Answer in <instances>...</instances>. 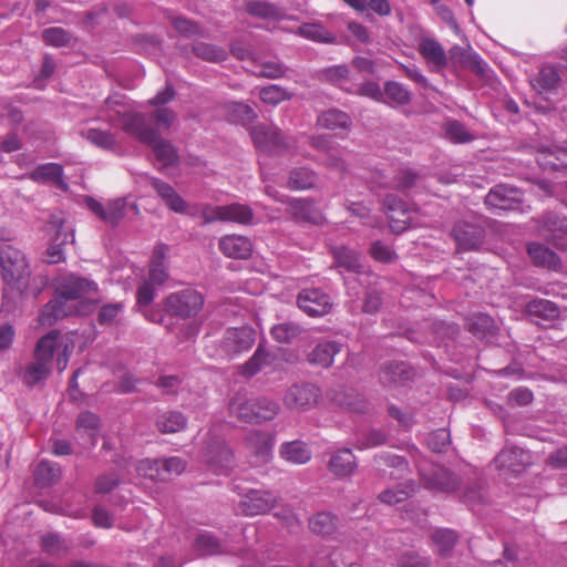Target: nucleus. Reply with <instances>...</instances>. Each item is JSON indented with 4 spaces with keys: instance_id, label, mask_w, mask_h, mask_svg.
<instances>
[{
    "instance_id": "nucleus-27",
    "label": "nucleus",
    "mask_w": 567,
    "mask_h": 567,
    "mask_svg": "<svg viewBox=\"0 0 567 567\" xmlns=\"http://www.w3.org/2000/svg\"><path fill=\"white\" fill-rule=\"evenodd\" d=\"M152 186L165 205L175 213H185L187 203L176 193V190L166 182L158 178H152Z\"/></svg>"
},
{
    "instance_id": "nucleus-59",
    "label": "nucleus",
    "mask_w": 567,
    "mask_h": 567,
    "mask_svg": "<svg viewBox=\"0 0 567 567\" xmlns=\"http://www.w3.org/2000/svg\"><path fill=\"white\" fill-rule=\"evenodd\" d=\"M383 95L399 105H405L411 101V93L409 90L401 83L394 81L385 82Z\"/></svg>"
},
{
    "instance_id": "nucleus-16",
    "label": "nucleus",
    "mask_w": 567,
    "mask_h": 567,
    "mask_svg": "<svg viewBox=\"0 0 567 567\" xmlns=\"http://www.w3.org/2000/svg\"><path fill=\"white\" fill-rule=\"evenodd\" d=\"M58 297L63 300H75L85 295L96 292L97 285L91 280L76 276H69L58 287Z\"/></svg>"
},
{
    "instance_id": "nucleus-26",
    "label": "nucleus",
    "mask_w": 567,
    "mask_h": 567,
    "mask_svg": "<svg viewBox=\"0 0 567 567\" xmlns=\"http://www.w3.org/2000/svg\"><path fill=\"white\" fill-rule=\"evenodd\" d=\"M152 186L165 205L175 213H185L187 203L176 193V190L166 182L158 178H152Z\"/></svg>"
},
{
    "instance_id": "nucleus-41",
    "label": "nucleus",
    "mask_w": 567,
    "mask_h": 567,
    "mask_svg": "<svg viewBox=\"0 0 567 567\" xmlns=\"http://www.w3.org/2000/svg\"><path fill=\"white\" fill-rule=\"evenodd\" d=\"M255 424L274 420L280 411L279 404L268 398L252 399Z\"/></svg>"
},
{
    "instance_id": "nucleus-6",
    "label": "nucleus",
    "mask_w": 567,
    "mask_h": 567,
    "mask_svg": "<svg viewBox=\"0 0 567 567\" xmlns=\"http://www.w3.org/2000/svg\"><path fill=\"white\" fill-rule=\"evenodd\" d=\"M321 398L320 389L309 382L295 383L289 386L284 396L282 403L289 410L306 412L315 408Z\"/></svg>"
},
{
    "instance_id": "nucleus-44",
    "label": "nucleus",
    "mask_w": 567,
    "mask_h": 567,
    "mask_svg": "<svg viewBox=\"0 0 567 567\" xmlns=\"http://www.w3.org/2000/svg\"><path fill=\"white\" fill-rule=\"evenodd\" d=\"M415 492V484L412 481L399 484L380 493L379 499L389 505L404 502Z\"/></svg>"
},
{
    "instance_id": "nucleus-2",
    "label": "nucleus",
    "mask_w": 567,
    "mask_h": 567,
    "mask_svg": "<svg viewBox=\"0 0 567 567\" xmlns=\"http://www.w3.org/2000/svg\"><path fill=\"white\" fill-rule=\"evenodd\" d=\"M451 236L460 252L478 250L485 239L484 220L480 217H470L455 223Z\"/></svg>"
},
{
    "instance_id": "nucleus-8",
    "label": "nucleus",
    "mask_w": 567,
    "mask_h": 567,
    "mask_svg": "<svg viewBox=\"0 0 567 567\" xmlns=\"http://www.w3.org/2000/svg\"><path fill=\"white\" fill-rule=\"evenodd\" d=\"M255 343V330L244 326L238 328H229L225 331L220 343L219 351L221 355H235L248 351Z\"/></svg>"
},
{
    "instance_id": "nucleus-18",
    "label": "nucleus",
    "mask_w": 567,
    "mask_h": 567,
    "mask_svg": "<svg viewBox=\"0 0 567 567\" xmlns=\"http://www.w3.org/2000/svg\"><path fill=\"white\" fill-rule=\"evenodd\" d=\"M219 250L228 258L247 259L252 254V243L241 235H225L218 241Z\"/></svg>"
},
{
    "instance_id": "nucleus-30",
    "label": "nucleus",
    "mask_w": 567,
    "mask_h": 567,
    "mask_svg": "<svg viewBox=\"0 0 567 567\" xmlns=\"http://www.w3.org/2000/svg\"><path fill=\"white\" fill-rule=\"evenodd\" d=\"M279 454L285 461L301 465L311 460V451L308 445L299 440L282 443L279 447Z\"/></svg>"
},
{
    "instance_id": "nucleus-61",
    "label": "nucleus",
    "mask_w": 567,
    "mask_h": 567,
    "mask_svg": "<svg viewBox=\"0 0 567 567\" xmlns=\"http://www.w3.org/2000/svg\"><path fill=\"white\" fill-rule=\"evenodd\" d=\"M161 458L156 460H142L136 465V471L140 476L150 478L152 481L163 482Z\"/></svg>"
},
{
    "instance_id": "nucleus-31",
    "label": "nucleus",
    "mask_w": 567,
    "mask_h": 567,
    "mask_svg": "<svg viewBox=\"0 0 567 567\" xmlns=\"http://www.w3.org/2000/svg\"><path fill=\"white\" fill-rule=\"evenodd\" d=\"M560 75L553 65H543L538 73L530 80L533 89L538 93L551 92L558 87Z\"/></svg>"
},
{
    "instance_id": "nucleus-22",
    "label": "nucleus",
    "mask_w": 567,
    "mask_h": 567,
    "mask_svg": "<svg viewBox=\"0 0 567 567\" xmlns=\"http://www.w3.org/2000/svg\"><path fill=\"white\" fill-rule=\"evenodd\" d=\"M420 55L427 64L436 70H442L447 65V54L442 44L433 38H421L417 45Z\"/></svg>"
},
{
    "instance_id": "nucleus-3",
    "label": "nucleus",
    "mask_w": 567,
    "mask_h": 567,
    "mask_svg": "<svg viewBox=\"0 0 567 567\" xmlns=\"http://www.w3.org/2000/svg\"><path fill=\"white\" fill-rule=\"evenodd\" d=\"M249 135L257 150L266 154H284L289 152L290 144L277 126L264 123L249 127Z\"/></svg>"
},
{
    "instance_id": "nucleus-35",
    "label": "nucleus",
    "mask_w": 567,
    "mask_h": 567,
    "mask_svg": "<svg viewBox=\"0 0 567 567\" xmlns=\"http://www.w3.org/2000/svg\"><path fill=\"white\" fill-rule=\"evenodd\" d=\"M340 344L336 341H327L319 343L308 354V361L311 364L329 368L333 363V358L340 352Z\"/></svg>"
},
{
    "instance_id": "nucleus-29",
    "label": "nucleus",
    "mask_w": 567,
    "mask_h": 567,
    "mask_svg": "<svg viewBox=\"0 0 567 567\" xmlns=\"http://www.w3.org/2000/svg\"><path fill=\"white\" fill-rule=\"evenodd\" d=\"M328 467L329 471L338 477L351 475L357 467L355 457L352 451L350 449L337 451L331 456Z\"/></svg>"
},
{
    "instance_id": "nucleus-4",
    "label": "nucleus",
    "mask_w": 567,
    "mask_h": 567,
    "mask_svg": "<svg viewBox=\"0 0 567 567\" xmlns=\"http://www.w3.org/2000/svg\"><path fill=\"white\" fill-rule=\"evenodd\" d=\"M204 306V297L197 290L185 289L171 293L164 302L166 312L183 319L196 316Z\"/></svg>"
},
{
    "instance_id": "nucleus-64",
    "label": "nucleus",
    "mask_w": 567,
    "mask_h": 567,
    "mask_svg": "<svg viewBox=\"0 0 567 567\" xmlns=\"http://www.w3.org/2000/svg\"><path fill=\"white\" fill-rule=\"evenodd\" d=\"M246 11L250 16L258 18H274L277 16L278 10L275 6L258 0H250L246 3Z\"/></svg>"
},
{
    "instance_id": "nucleus-46",
    "label": "nucleus",
    "mask_w": 567,
    "mask_h": 567,
    "mask_svg": "<svg viewBox=\"0 0 567 567\" xmlns=\"http://www.w3.org/2000/svg\"><path fill=\"white\" fill-rule=\"evenodd\" d=\"M68 316L64 301L59 297L50 300L41 310L39 322L41 326H53L60 318Z\"/></svg>"
},
{
    "instance_id": "nucleus-28",
    "label": "nucleus",
    "mask_w": 567,
    "mask_h": 567,
    "mask_svg": "<svg viewBox=\"0 0 567 567\" xmlns=\"http://www.w3.org/2000/svg\"><path fill=\"white\" fill-rule=\"evenodd\" d=\"M152 186L165 205L175 213H185L187 203L176 193V190L166 182L158 178H152Z\"/></svg>"
},
{
    "instance_id": "nucleus-33",
    "label": "nucleus",
    "mask_w": 567,
    "mask_h": 567,
    "mask_svg": "<svg viewBox=\"0 0 567 567\" xmlns=\"http://www.w3.org/2000/svg\"><path fill=\"white\" fill-rule=\"evenodd\" d=\"M274 357L262 344H259L252 357L239 367V372L245 378H251L264 368L271 364Z\"/></svg>"
},
{
    "instance_id": "nucleus-17",
    "label": "nucleus",
    "mask_w": 567,
    "mask_h": 567,
    "mask_svg": "<svg viewBox=\"0 0 567 567\" xmlns=\"http://www.w3.org/2000/svg\"><path fill=\"white\" fill-rule=\"evenodd\" d=\"M205 457L209 467L218 475H226L233 468V452L223 441L214 442V444L208 447Z\"/></svg>"
},
{
    "instance_id": "nucleus-32",
    "label": "nucleus",
    "mask_w": 567,
    "mask_h": 567,
    "mask_svg": "<svg viewBox=\"0 0 567 567\" xmlns=\"http://www.w3.org/2000/svg\"><path fill=\"white\" fill-rule=\"evenodd\" d=\"M59 336L60 332L58 330H52L44 334L43 337H41L37 341L33 351V359L52 367V361L54 352L56 350Z\"/></svg>"
},
{
    "instance_id": "nucleus-14",
    "label": "nucleus",
    "mask_w": 567,
    "mask_h": 567,
    "mask_svg": "<svg viewBox=\"0 0 567 567\" xmlns=\"http://www.w3.org/2000/svg\"><path fill=\"white\" fill-rule=\"evenodd\" d=\"M278 502L277 496L268 491L251 489L240 501V508L247 516L268 513Z\"/></svg>"
},
{
    "instance_id": "nucleus-60",
    "label": "nucleus",
    "mask_w": 567,
    "mask_h": 567,
    "mask_svg": "<svg viewBox=\"0 0 567 567\" xmlns=\"http://www.w3.org/2000/svg\"><path fill=\"white\" fill-rule=\"evenodd\" d=\"M157 130L168 131L177 118L176 113L169 107H156L150 115Z\"/></svg>"
},
{
    "instance_id": "nucleus-34",
    "label": "nucleus",
    "mask_w": 567,
    "mask_h": 567,
    "mask_svg": "<svg viewBox=\"0 0 567 567\" xmlns=\"http://www.w3.org/2000/svg\"><path fill=\"white\" fill-rule=\"evenodd\" d=\"M146 144L152 146L155 158L163 167L178 165L179 156L177 150L169 141L162 138L158 133L154 142Z\"/></svg>"
},
{
    "instance_id": "nucleus-37",
    "label": "nucleus",
    "mask_w": 567,
    "mask_h": 567,
    "mask_svg": "<svg viewBox=\"0 0 567 567\" xmlns=\"http://www.w3.org/2000/svg\"><path fill=\"white\" fill-rule=\"evenodd\" d=\"M226 117L229 122L248 126L257 118L252 107L243 102H229L225 105Z\"/></svg>"
},
{
    "instance_id": "nucleus-24",
    "label": "nucleus",
    "mask_w": 567,
    "mask_h": 567,
    "mask_svg": "<svg viewBox=\"0 0 567 567\" xmlns=\"http://www.w3.org/2000/svg\"><path fill=\"white\" fill-rule=\"evenodd\" d=\"M168 252V246L157 244L154 249L148 265V281L157 286H162L168 279V270L165 264Z\"/></svg>"
},
{
    "instance_id": "nucleus-12",
    "label": "nucleus",
    "mask_w": 567,
    "mask_h": 567,
    "mask_svg": "<svg viewBox=\"0 0 567 567\" xmlns=\"http://www.w3.org/2000/svg\"><path fill=\"white\" fill-rule=\"evenodd\" d=\"M287 212L296 223L322 225L326 221L324 214L312 198H291Z\"/></svg>"
},
{
    "instance_id": "nucleus-11",
    "label": "nucleus",
    "mask_w": 567,
    "mask_h": 567,
    "mask_svg": "<svg viewBox=\"0 0 567 567\" xmlns=\"http://www.w3.org/2000/svg\"><path fill=\"white\" fill-rule=\"evenodd\" d=\"M522 203V192L513 186L496 185L487 193L485 205L494 212L512 210Z\"/></svg>"
},
{
    "instance_id": "nucleus-9",
    "label": "nucleus",
    "mask_w": 567,
    "mask_h": 567,
    "mask_svg": "<svg viewBox=\"0 0 567 567\" xmlns=\"http://www.w3.org/2000/svg\"><path fill=\"white\" fill-rule=\"evenodd\" d=\"M297 305L309 317H323L333 306L330 296L318 288L302 289L298 293Z\"/></svg>"
},
{
    "instance_id": "nucleus-58",
    "label": "nucleus",
    "mask_w": 567,
    "mask_h": 567,
    "mask_svg": "<svg viewBox=\"0 0 567 567\" xmlns=\"http://www.w3.org/2000/svg\"><path fill=\"white\" fill-rule=\"evenodd\" d=\"M446 136L456 144L468 143L474 136L465 128V126L455 120L447 121L444 125Z\"/></svg>"
},
{
    "instance_id": "nucleus-36",
    "label": "nucleus",
    "mask_w": 567,
    "mask_h": 567,
    "mask_svg": "<svg viewBox=\"0 0 567 567\" xmlns=\"http://www.w3.org/2000/svg\"><path fill=\"white\" fill-rule=\"evenodd\" d=\"M317 173L308 167H296L289 172L287 186L291 190H306L316 186Z\"/></svg>"
},
{
    "instance_id": "nucleus-47",
    "label": "nucleus",
    "mask_w": 567,
    "mask_h": 567,
    "mask_svg": "<svg viewBox=\"0 0 567 567\" xmlns=\"http://www.w3.org/2000/svg\"><path fill=\"white\" fill-rule=\"evenodd\" d=\"M527 312L536 318L553 320L559 316L557 305L547 299H534L526 306Z\"/></svg>"
},
{
    "instance_id": "nucleus-52",
    "label": "nucleus",
    "mask_w": 567,
    "mask_h": 567,
    "mask_svg": "<svg viewBox=\"0 0 567 567\" xmlns=\"http://www.w3.org/2000/svg\"><path fill=\"white\" fill-rule=\"evenodd\" d=\"M301 332L302 328L295 322H281L270 330L271 337L279 343H291Z\"/></svg>"
},
{
    "instance_id": "nucleus-25",
    "label": "nucleus",
    "mask_w": 567,
    "mask_h": 567,
    "mask_svg": "<svg viewBox=\"0 0 567 567\" xmlns=\"http://www.w3.org/2000/svg\"><path fill=\"white\" fill-rule=\"evenodd\" d=\"M317 125L329 131H349L352 125L350 115L338 109H329L317 117Z\"/></svg>"
},
{
    "instance_id": "nucleus-21",
    "label": "nucleus",
    "mask_w": 567,
    "mask_h": 567,
    "mask_svg": "<svg viewBox=\"0 0 567 567\" xmlns=\"http://www.w3.org/2000/svg\"><path fill=\"white\" fill-rule=\"evenodd\" d=\"M542 233L556 248L567 249V245L563 241L567 236L566 218H560L551 213L547 214L543 219Z\"/></svg>"
},
{
    "instance_id": "nucleus-54",
    "label": "nucleus",
    "mask_w": 567,
    "mask_h": 567,
    "mask_svg": "<svg viewBox=\"0 0 567 567\" xmlns=\"http://www.w3.org/2000/svg\"><path fill=\"white\" fill-rule=\"evenodd\" d=\"M194 548L202 556L217 555L221 553L219 540L207 532H202L197 535Z\"/></svg>"
},
{
    "instance_id": "nucleus-10",
    "label": "nucleus",
    "mask_w": 567,
    "mask_h": 567,
    "mask_svg": "<svg viewBox=\"0 0 567 567\" xmlns=\"http://www.w3.org/2000/svg\"><path fill=\"white\" fill-rule=\"evenodd\" d=\"M383 206L389 219V226L393 233L401 234L410 227L412 212L402 198L389 194L383 199Z\"/></svg>"
},
{
    "instance_id": "nucleus-49",
    "label": "nucleus",
    "mask_w": 567,
    "mask_h": 567,
    "mask_svg": "<svg viewBox=\"0 0 567 567\" xmlns=\"http://www.w3.org/2000/svg\"><path fill=\"white\" fill-rule=\"evenodd\" d=\"M252 217V209L247 205L234 203L223 206V221H233L247 225L250 224Z\"/></svg>"
},
{
    "instance_id": "nucleus-51",
    "label": "nucleus",
    "mask_w": 567,
    "mask_h": 567,
    "mask_svg": "<svg viewBox=\"0 0 567 567\" xmlns=\"http://www.w3.org/2000/svg\"><path fill=\"white\" fill-rule=\"evenodd\" d=\"M50 372V365L33 359L22 374L23 383L28 386H34L44 381L49 377Z\"/></svg>"
},
{
    "instance_id": "nucleus-56",
    "label": "nucleus",
    "mask_w": 567,
    "mask_h": 567,
    "mask_svg": "<svg viewBox=\"0 0 567 567\" xmlns=\"http://www.w3.org/2000/svg\"><path fill=\"white\" fill-rule=\"evenodd\" d=\"M60 477V468L49 462L42 461L35 468L34 480L39 485L48 486Z\"/></svg>"
},
{
    "instance_id": "nucleus-23",
    "label": "nucleus",
    "mask_w": 567,
    "mask_h": 567,
    "mask_svg": "<svg viewBox=\"0 0 567 567\" xmlns=\"http://www.w3.org/2000/svg\"><path fill=\"white\" fill-rule=\"evenodd\" d=\"M527 252L536 267L546 268L551 271H560L563 264L555 251L538 243H530Z\"/></svg>"
},
{
    "instance_id": "nucleus-57",
    "label": "nucleus",
    "mask_w": 567,
    "mask_h": 567,
    "mask_svg": "<svg viewBox=\"0 0 567 567\" xmlns=\"http://www.w3.org/2000/svg\"><path fill=\"white\" fill-rule=\"evenodd\" d=\"M332 254L336 264L347 270L355 271L360 267L359 256L357 251L347 247H336L332 249Z\"/></svg>"
},
{
    "instance_id": "nucleus-45",
    "label": "nucleus",
    "mask_w": 567,
    "mask_h": 567,
    "mask_svg": "<svg viewBox=\"0 0 567 567\" xmlns=\"http://www.w3.org/2000/svg\"><path fill=\"white\" fill-rule=\"evenodd\" d=\"M82 136L101 150L114 151L116 148V136L110 131L89 128L82 133Z\"/></svg>"
},
{
    "instance_id": "nucleus-19",
    "label": "nucleus",
    "mask_w": 567,
    "mask_h": 567,
    "mask_svg": "<svg viewBox=\"0 0 567 567\" xmlns=\"http://www.w3.org/2000/svg\"><path fill=\"white\" fill-rule=\"evenodd\" d=\"M63 167L59 163H45L37 166L29 173V178L39 184H53L59 189L65 192L69 186L63 179Z\"/></svg>"
},
{
    "instance_id": "nucleus-39",
    "label": "nucleus",
    "mask_w": 567,
    "mask_h": 567,
    "mask_svg": "<svg viewBox=\"0 0 567 567\" xmlns=\"http://www.w3.org/2000/svg\"><path fill=\"white\" fill-rule=\"evenodd\" d=\"M228 410L230 415L235 416L238 421L244 423H255L252 399H247L244 395L236 394L230 399Z\"/></svg>"
},
{
    "instance_id": "nucleus-42",
    "label": "nucleus",
    "mask_w": 567,
    "mask_h": 567,
    "mask_svg": "<svg viewBox=\"0 0 567 567\" xmlns=\"http://www.w3.org/2000/svg\"><path fill=\"white\" fill-rule=\"evenodd\" d=\"M338 526L337 516L328 512H321L309 519V528L315 534L328 536L336 532Z\"/></svg>"
},
{
    "instance_id": "nucleus-5",
    "label": "nucleus",
    "mask_w": 567,
    "mask_h": 567,
    "mask_svg": "<svg viewBox=\"0 0 567 567\" xmlns=\"http://www.w3.org/2000/svg\"><path fill=\"white\" fill-rule=\"evenodd\" d=\"M117 116L121 118L122 130L134 136L141 143H152L157 137V130L147 125L145 115L138 112H125L121 114L120 111L109 113L106 121L115 124Z\"/></svg>"
},
{
    "instance_id": "nucleus-55",
    "label": "nucleus",
    "mask_w": 567,
    "mask_h": 567,
    "mask_svg": "<svg viewBox=\"0 0 567 567\" xmlns=\"http://www.w3.org/2000/svg\"><path fill=\"white\" fill-rule=\"evenodd\" d=\"M292 96L291 93H289L286 89H284L280 85L277 84H270L267 86H264L259 91V97L260 100L269 105H278L279 103L284 101L290 100Z\"/></svg>"
},
{
    "instance_id": "nucleus-15",
    "label": "nucleus",
    "mask_w": 567,
    "mask_h": 567,
    "mask_svg": "<svg viewBox=\"0 0 567 567\" xmlns=\"http://www.w3.org/2000/svg\"><path fill=\"white\" fill-rule=\"evenodd\" d=\"M274 445V436L264 431H250L245 437L246 450L258 463H267L270 460Z\"/></svg>"
},
{
    "instance_id": "nucleus-53",
    "label": "nucleus",
    "mask_w": 567,
    "mask_h": 567,
    "mask_svg": "<svg viewBox=\"0 0 567 567\" xmlns=\"http://www.w3.org/2000/svg\"><path fill=\"white\" fill-rule=\"evenodd\" d=\"M432 543L435 545L440 555H445L453 549L457 542V535L452 529H437L431 536Z\"/></svg>"
},
{
    "instance_id": "nucleus-62",
    "label": "nucleus",
    "mask_w": 567,
    "mask_h": 567,
    "mask_svg": "<svg viewBox=\"0 0 567 567\" xmlns=\"http://www.w3.org/2000/svg\"><path fill=\"white\" fill-rule=\"evenodd\" d=\"M163 482L172 480L174 476L181 475L186 468V462L178 456L161 458Z\"/></svg>"
},
{
    "instance_id": "nucleus-48",
    "label": "nucleus",
    "mask_w": 567,
    "mask_h": 567,
    "mask_svg": "<svg viewBox=\"0 0 567 567\" xmlns=\"http://www.w3.org/2000/svg\"><path fill=\"white\" fill-rule=\"evenodd\" d=\"M192 51L197 58L212 63L223 62L228 56L224 48L206 42L194 44Z\"/></svg>"
},
{
    "instance_id": "nucleus-40",
    "label": "nucleus",
    "mask_w": 567,
    "mask_h": 567,
    "mask_svg": "<svg viewBox=\"0 0 567 567\" xmlns=\"http://www.w3.org/2000/svg\"><path fill=\"white\" fill-rule=\"evenodd\" d=\"M410 371L404 362H394L385 365L380 373V381L386 385L403 384L410 379Z\"/></svg>"
},
{
    "instance_id": "nucleus-43",
    "label": "nucleus",
    "mask_w": 567,
    "mask_h": 567,
    "mask_svg": "<svg viewBox=\"0 0 567 567\" xmlns=\"http://www.w3.org/2000/svg\"><path fill=\"white\" fill-rule=\"evenodd\" d=\"M76 430L86 434L90 444L94 446L100 431L99 416L90 411L80 413L76 420Z\"/></svg>"
},
{
    "instance_id": "nucleus-20",
    "label": "nucleus",
    "mask_w": 567,
    "mask_h": 567,
    "mask_svg": "<svg viewBox=\"0 0 567 567\" xmlns=\"http://www.w3.org/2000/svg\"><path fill=\"white\" fill-rule=\"evenodd\" d=\"M495 463L501 470L518 474L529 464V455L519 447H508L497 454Z\"/></svg>"
},
{
    "instance_id": "nucleus-38",
    "label": "nucleus",
    "mask_w": 567,
    "mask_h": 567,
    "mask_svg": "<svg viewBox=\"0 0 567 567\" xmlns=\"http://www.w3.org/2000/svg\"><path fill=\"white\" fill-rule=\"evenodd\" d=\"M187 419L182 412L167 411L156 419V427L161 433H177L186 429Z\"/></svg>"
},
{
    "instance_id": "nucleus-50",
    "label": "nucleus",
    "mask_w": 567,
    "mask_h": 567,
    "mask_svg": "<svg viewBox=\"0 0 567 567\" xmlns=\"http://www.w3.org/2000/svg\"><path fill=\"white\" fill-rule=\"evenodd\" d=\"M299 34L308 40L320 43H334L336 37L319 23H303L299 27Z\"/></svg>"
},
{
    "instance_id": "nucleus-1",
    "label": "nucleus",
    "mask_w": 567,
    "mask_h": 567,
    "mask_svg": "<svg viewBox=\"0 0 567 567\" xmlns=\"http://www.w3.org/2000/svg\"><path fill=\"white\" fill-rule=\"evenodd\" d=\"M0 266L3 280L20 287L30 277V269L24 254L9 241L0 243Z\"/></svg>"
},
{
    "instance_id": "nucleus-13",
    "label": "nucleus",
    "mask_w": 567,
    "mask_h": 567,
    "mask_svg": "<svg viewBox=\"0 0 567 567\" xmlns=\"http://www.w3.org/2000/svg\"><path fill=\"white\" fill-rule=\"evenodd\" d=\"M84 202L96 217L112 227L118 225L125 216L126 200L124 198H115L104 205L93 197L86 196Z\"/></svg>"
},
{
    "instance_id": "nucleus-7",
    "label": "nucleus",
    "mask_w": 567,
    "mask_h": 567,
    "mask_svg": "<svg viewBox=\"0 0 567 567\" xmlns=\"http://www.w3.org/2000/svg\"><path fill=\"white\" fill-rule=\"evenodd\" d=\"M420 476L427 488L441 492H452L457 488L458 481L444 467L430 464L425 460L417 462Z\"/></svg>"
},
{
    "instance_id": "nucleus-63",
    "label": "nucleus",
    "mask_w": 567,
    "mask_h": 567,
    "mask_svg": "<svg viewBox=\"0 0 567 567\" xmlns=\"http://www.w3.org/2000/svg\"><path fill=\"white\" fill-rule=\"evenodd\" d=\"M337 401L342 408L349 410L350 412L362 413L367 409V402L364 398L359 393L350 392L343 394L342 396H338Z\"/></svg>"
}]
</instances>
